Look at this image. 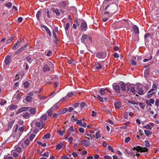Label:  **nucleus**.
<instances>
[{
	"mask_svg": "<svg viewBox=\"0 0 159 159\" xmlns=\"http://www.w3.org/2000/svg\"><path fill=\"white\" fill-rule=\"evenodd\" d=\"M118 9V6L115 3L108 5L106 7L105 9V10L107 11L104 12V14L105 15H107L109 13L113 14L116 12Z\"/></svg>",
	"mask_w": 159,
	"mask_h": 159,
	"instance_id": "1",
	"label": "nucleus"
},
{
	"mask_svg": "<svg viewBox=\"0 0 159 159\" xmlns=\"http://www.w3.org/2000/svg\"><path fill=\"white\" fill-rule=\"evenodd\" d=\"M133 150H136L138 152H147L148 150L146 148L141 147L139 146H137L136 147H134L132 148Z\"/></svg>",
	"mask_w": 159,
	"mask_h": 159,
	"instance_id": "2",
	"label": "nucleus"
},
{
	"mask_svg": "<svg viewBox=\"0 0 159 159\" xmlns=\"http://www.w3.org/2000/svg\"><path fill=\"white\" fill-rule=\"evenodd\" d=\"M120 24L122 25L120 27L123 28H127L129 26L128 21L126 20H123L120 22Z\"/></svg>",
	"mask_w": 159,
	"mask_h": 159,
	"instance_id": "3",
	"label": "nucleus"
},
{
	"mask_svg": "<svg viewBox=\"0 0 159 159\" xmlns=\"http://www.w3.org/2000/svg\"><path fill=\"white\" fill-rule=\"evenodd\" d=\"M136 89L138 90V93L139 95H142L144 94V90L142 89V88L140 87L139 85L136 86Z\"/></svg>",
	"mask_w": 159,
	"mask_h": 159,
	"instance_id": "4",
	"label": "nucleus"
},
{
	"mask_svg": "<svg viewBox=\"0 0 159 159\" xmlns=\"http://www.w3.org/2000/svg\"><path fill=\"white\" fill-rule=\"evenodd\" d=\"M21 42V39H19L17 42L14 44L13 46L12 47V49L13 50H15L19 46Z\"/></svg>",
	"mask_w": 159,
	"mask_h": 159,
	"instance_id": "5",
	"label": "nucleus"
},
{
	"mask_svg": "<svg viewBox=\"0 0 159 159\" xmlns=\"http://www.w3.org/2000/svg\"><path fill=\"white\" fill-rule=\"evenodd\" d=\"M81 144L86 147H88L90 145V142L87 140H84L81 141Z\"/></svg>",
	"mask_w": 159,
	"mask_h": 159,
	"instance_id": "6",
	"label": "nucleus"
},
{
	"mask_svg": "<svg viewBox=\"0 0 159 159\" xmlns=\"http://www.w3.org/2000/svg\"><path fill=\"white\" fill-rule=\"evenodd\" d=\"M81 29L82 31H85L87 29V25L86 22H83L81 24Z\"/></svg>",
	"mask_w": 159,
	"mask_h": 159,
	"instance_id": "7",
	"label": "nucleus"
},
{
	"mask_svg": "<svg viewBox=\"0 0 159 159\" xmlns=\"http://www.w3.org/2000/svg\"><path fill=\"white\" fill-rule=\"evenodd\" d=\"M112 86L113 89L116 91V93L120 92V88L119 85L116 84V83H114L113 84Z\"/></svg>",
	"mask_w": 159,
	"mask_h": 159,
	"instance_id": "8",
	"label": "nucleus"
},
{
	"mask_svg": "<svg viewBox=\"0 0 159 159\" xmlns=\"http://www.w3.org/2000/svg\"><path fill=\"white\" fill-rule=\"evenodd\" d=\"M5 62L6 65H9L11 62L10 56L8 55L7 56L5 60Z\"/></svg>",
	"mask_w": 159,
	"mask_h": 159,
	"instance_id": "9",
	"label": "nucleus"
},
{
	"mask_svg": "<svg viewBox=\"0 0 159 159\" xmlns=\"http://www.w3.org/2000/svg\"><path fill=\"white\" fill-rule=\"evenodd\" d=\"M33 98H32L30 96H27L26 97L25 99L23 100V102L24 103H26L27 102H30L32 101Z\"/></svg>",
	"mask_w": 159,
	"mask_h": 159,
	"instance_id": "10",
	"label": "nucleus"
},
{
	"mask_svg": "<svg viewBox=\"0 0 159 159\" xmlns=\"http://www.w3.org/2000/svg\"><path fill=\"white\" fill-rule=\"evenodd\" d=\"M44 124V122L40 123V122H36L35 123V126L36 127H38L39 128H40L41 129H42L43 127Z\"/></svg>",
	"mask_w": 159,
	"mask_h": 159,
	"instance_id": "11",
	"label": "nucleus"
},
{
	"mask_svg": "<svg viewBox=\"0 0 159 159\" xmlns=\"http://www.w3.org/2000/svg\"><path fill=\"white\" fill-rule=\"evenodd\" d=\"M41 27L42 28H44L46 31L47 32V33L50 36H51V33L50 31V30H49V29L48 28V27L46 26L45 25H41Z\"/></svg>",
	"mask_w": 159,
	"mask_h": 159,
	"instance_id": "12",
	"label": "nucleus"
},
{
	"mask_svg": "<svg viewBox=\"0 0 159 159\" xmlns=\"http://www.w3.org/2000/svg\"><path fill=\"white\" fill-rule=\"evenodd\" d=\"M30 108L29 107H23L20 108L19 110H18V113H20L23 111H26L28 110Z\"/></svg>",
	"mask_w": 159,
	"mask_h": 159,
	"instance_id": "13",
	"label": "nucleus"
},
{
	"mask_svg": "<svg viewBox=\"0 0 159 159\" xmlns=\"http://www.w3.org/2000/svg\"><path fill=\"white\" fill-rule=\"evenodd\" d=\"M23 59L25 61H28L30 64L33 61V60L28 56H27Z\"/></svg>",
	"mask_w": 159,
	"mask_h": 159,
	"instance_id": "14",
	"label": "nucleus"
},
{
	"mask_svg": "<svg viewBox=\"0 0 159 159\" xmlns=\"http://www.w3.org/2000/svg\"><path fill=\"white\" fill-rule=\"evenodd\" d=\"M29 111L30 113L32 115H35L37 112L36 108H33L30 109Z\"/></svg>",
	"mask_w": 159,
	"mask_h": 159,
	"instance_id": "15",
	"label": "nucleus"
},
{
	"mask_svg": "<svg viewBox=\"0 0 159 159\" xmlns=\"http://www.w3.org/2000/svg\"><path fill=\"white\" fill-rule=\"evenodd\" d=\"M133 28L134 32L136 34H139V28L136 25H134L133 26Z\"/></svg>",
	"mask_w": 159,
	"mask_h": 159,
	"instance_id": "16",
	"label": "nucleus"
},
{
	"mask_svg": "<svg viewBox=\"0 0 159 159\" xmlns=\"http://www.w3.org/2000/svg\"><path fill=\"white\" fill-rule=\"evenodd\" d=\"M50 70V68L48 65H45L43 67V72L48 71Z\"/></svg>",
	"mask_w": 159,
	"mask_h": 159,
	"instance_id": "17",
	"label": "nucleus"
},
{
	"mask_svg": "<svg viewBox=\"0 0 159 159\" xmlns=\"http://www.w3.org/2000/svg\"><path fill=\"white\" fill-rule=\"evenodd\" d=\"M114 105L116 108L119 109L121 107L120 103L119 102H115L114 103Z\"/></svg>",
	"mask_w": 159,
	"mask_h": 159,
	"instance_id": "18",
	"label": "nucleus"
},
{
	"mask_svg": "<svg viewBox=\"0 0 159 159\" xmlns=\"http://www.w3.org/2000/svg\"><path fill=\"white\" fill-rule=\"evenodd\" d=\"M61 7H65L66 5V2L65 1H62L60 2L59 4Z\"/></svg>",
	"mask_w": 159,
	"mask_h": 159,
	"instance_id": "19",
	"label": "nucleus"
},
{
	"mask_svg": "<svg viewBox=\"0 0 159 159\" xmlns=\"http://www.w3.org/2000/svg\"><path fill=\"white\" fill-rule=\"evenodd\" d=\"M53 36L54 38L55 39V40H54V42L56 44H57V42L58 41V39L57 38L56 34L53 31Z\"/></svg>",
	"mask_w": 159,
	"mask_h": 159,
	"instance_id": "20",
	"label": "nucleus"
},
{
	"mask_svg": "<svg viewBox=\"0 0 159 159\" xmlns=\"http://www.w3.org/2000/svg\"><path fill=\"white\" fill-rule=\"evenodd\" d=\"M52 10L53 11V12L56 13V15L59 16L60 14V13L59 11V9H55V8H53L52 9Z\"/></svg>",
	"mask_w": 159,
	"mask_h": 159,
	"instance_id": "21",
	"label": "nucleus"
},
{
	"mask_svg": "<svg viewBox=\"0 0 159 159\" xmlns=\"http://www.w3.org/2000/svg\"><path fill=\"white\" fill-rule=\"evenodd\" d=\"M30 116V114L27 112H26L25 113L23 114L22 115L23 117L25 119H27L29 118Z\"/></svg>",
	"mask_w": 159,
	"mask_h": 159,
	"instance_id": "22",
	"label": "nucleus"
},
{
	"mask_svg": "<svg viewBox=\"0 0 159 159\" xmlns=\"http://www.w3.org/2000/svg\"><path fill=\"white\" fill-rule=\"evenodd\" d=\"M126 86L125 83L122 82V83L120 85V88L122 90L124 91L126 90Z\"/></svg>",
	"mask_w": 159,
	"mask_h": 159,
	"instance_id": "23",
	"label": "nucleus"
},
{
	"mask_svg": "<svg viewBox=\"0 0 159 159\" xmlns=\"http://www.w3.org/2000/svg\"><path fill=\"white\" fill-rule=\"evenodd\" d=\"M15 122L14 120H13L9 122L8 124V129H10L12 127L13 125Z\"/></svg>",
	"mask_w": 159,
	"mask_h": 159,
	"instance_id": "24",
	"label": "nucleus"
},
{
	"mask_svg": "<svg viewBox=\"0 0 159 159\" xmlns=\"http://www.w3.org/2000/svg\"><path fill=\"white\" fill-rule=\"evenodd\" d=\"M59 106L58 105V102H57L53 105L51 109L53 110H56L59 108Z\"/></svg>",
	"mask_w": 159,
	"mask_h": 159,
	"instance_id": "25",
	"label": "nucleus"
},
{
	"mask_svg": "<svg viewBox=\"0 0 159 159\" xmlns=\"http://www.w3.org/2000/svg\"><path fill=\"white\" fill-rule=\"evenodd\" d=\"M95 69L97 70H98L102 68V66L100 63H98L95 65Z\"/></svg>",
	"mask_w": 159,
	"mask_h": 159,
	"instance_id": "26",
	"label": "nucleus"
},
{
	"mask_svg": "<svg viewBox=\"0 0 159 159\" xmlns=\"http://www.w3.org/2000/svg\"><path fill=\"white\" fill-rule=\"evenodd\" d=\"M62 143H61L57 145L56 146V148L57 149L60 150L62 148Z\"/></svg>",
	"mask_w": 159,
	"mask_h": 159,
	"instance_id": "27",
	"label": "nucleus"
},
{
	"mask_svg": "<svg viewBox=\"0 0 159 159\" xmlns=\"http://www.w3.org/2000/svg\"><path fill=\"white\" fill-rule=\"evenodd\" d=\"M40 155L42 157H46L48 158L49 157V152L47 151L46 152L43 154H41Z\"/></svg>",
	"mask_w": 159,
	"mask_h": 159,
	"instance_id": "28",
	"label": "nucleus"
},
{
	"mask_svg": "<svg viewBox=\"0 0 159 159\" xmlns=\"http://www.w3.org/2000/svg\"><path fill=\"white\" fill-rule=\"evenodd\" d=\"M143 127L147 129H151L152 128V126L149 125H148L143 126Z\"/></svg>",
	"mask_w": 159,
	"mask_h": 159,
	"instance_id": "29",
	"label": "nucleus"
},
{
	"mask_svg": "<svg viewBox=\"0 0 159 159\" xmlns=\"http://www.w3.org/2000/svg\"><path fill=\"white\" fill-rule=\"evenodd\" d=\"M47 113L48 116L50 117L52 115V114L53 113L52 111L50 110V109L48 110L47 111Z\"/></svg>",
	"mask_w": 159,
	"mask_h": 159,
	"instance_id": "30",
	"label": "nucleus"
},
{
	"mask_svg": "<svg viewBox=\"0 0 159 159\" xmlns=\"http://www.w3.org/2000/svg\"><path fill=\"white\" fill-rule=\"evenodd\" d=\"M17 105H11V106H10L9 107V109L10 110L15 109L17 108Z\"/></svg>",
	"mask_w": 159,
	"mask_h": 159,
	"instance_id": "31",
	"label": "nucleus"
},
{
	"mask_svg": "<svg viewBox=\"0 0 159 159\" xmlns=\"http://www.w3.org/2000/svg\"><path fill=\"white\" fill-rule=\"evenodd\" d=\"M50 134L49 133H48L45 135L42 138V139H44L45 138L46 139H49L50 137Z\"/></svg>",
	"mask_w": 159,
	"mask_h": 159,
	"instance_id": "32",
	"label": "nucleus"
},
{
	"mask_svg": "<svg viewBox=\"0 0 159 159\" xmlns=\"http://www.w3.org/2000/svg\"><path fill=\"white\" fill-rule=\"evenodd\" d=\"M130 91L131 92L133 93V94H135V93L136 91L135 90V88L134 87L131 86L130 89Z\"/></svg>",
	"mask_w": 159,
	"mask_h": 159,
	"instance_id": "33",
	"label": "nucleus"
},
{
	"mask_svg": "<svg viewBox=\"0 0 159 159\" xmlns=\"http://www.w3.org/2000/svg\"><path fill=\"white\" fill-rule=\"evenodd\" d=\"M29 83L28 81H25L23 83V85L24 87V88H28L29 87Z\"/></svg>",
	"mask_w": 159,
	"mask_h": 159,
	"instance_id": "34",
	"label": "nucleus"
},
{
	"mask_svg": "<svg viewBox=\"0 0 159 159\" xmlns=\"http://www.w3.org/2000/svg\"><path fill=\"white\" fill-rule=\"evenodd\" d=\"M144 133L146 135L148 136L150 134H151L152 133L151 131L148 130H145Z\"/></svg>",
	"mask_w": 159,
	"mask_h": 159,
	"instance_id": "35",
	"label": "nucleus"
},
{
	"mask_svg": "<svg viewBox=\"0 0 159 159\" xmlns=\"http://www.w3.org/2000/svg\"><path fill=\"white\" fill-rule=\"evenodd\" d=\"M97 97L100 102H104V100L103 98L99 95H97Z\"/></svg>",
	"mask_w": 159,
	"mask_h": 159,
	"instance_id": "36",
	"label": "nucleus"
},
{
	"mask_svg": "<svg viewBox=\"0 0 159 159\" xmlns=\"http://www.w3.org/2000/svg\"><path fill=\"white\" fill-rule=\"evenodd\" d=\"M41 15V11H38L36 15V16L37 19L39 20V17Z\"/></svg>",
	"mask_w": 159,
	"mask_h": 159,
	"instance_id": "37",
	"label": "nucleus"
},
{
	"mask_svg": "<svg viewBox=\"0 0 159 159\" xmlns=\"http://www.w3.org/2000/svg\"><path fill=\"white\" fill-rule=\"evenodd\" d=\"M42 120H46L47 119V116L46 115H42L40 118Z\"/></svg>",
	"mask_w": 159,
	"mask_h": 159,
	"instance_id": "38",
	"label": "nucleus"
},
{
	"mask_svg": "<svg viewBox=\"0 0 159 159\" xmlns=\"http://www.w3.org/2000/svg\"><path fill=\"white\" fill-rule=\"evenodd\" d=\"M105 91L104 88H102L100 89V93L101 95H104L105 94Z\"/></svg>",
	"mask_w": 159,
	"mask_h": 159,
	"instance_id": "39",
	"label": "nucleus"
},
{
	"mask_svg": "<svg viewBox=\"0 0 159 159\" xmlns=\"http://www.w3.org/2000/svg\"><path fill=\"white\" fill-rule=\"evenodd\" d=\"M71 120L73 122H75L78 120L76 117H75L74 116H72V118L71 119Z\"/></svg>",
	"mask_w": 159,
	"mask_h": 159,
	"instance_id": "40",
	"label": "nucleus"
},
{
	"mask_svg": "<svg viewBox=\"0 0 159 159\" xmlns=\"http://www.w3.org/2000/svg\"><path fill=\"white\" fill-rule=\"evenodd\" d=\"M152 56L151 55L150 56V57H149L148 58L144 59L143 60V62H147V61H149L150 60H151L152 59Z\"/></svg>",
	"mask_w": 159,
	"mask_h": 159,
	"instance_id": "41",
	"label": "nucleus"
},
{
	"mask_svg": "<svg viewBox=\"0 0 159 159\" xmlns=\"http://www.w3.org/2000/svg\"><path fill=\"white\" fill-rule=\"evenodd\" d=\"M3 99L1 100V101L0 102V105H3L7 103V101L5 100L3 102Z\"/></svg>",
	"mask_w": 159,
	"mask_h": 159,
	"instance_id": "42",
	"label": "nucleus"
},
{
	"mask_svg": "<svg viewBox=\"0 0 159 159\" xmlns=\"http://www.w3.org/2000/svg\"><path fill=\"white\" fill-rule=\"evenodd\" d=\"M123 116L125 119H127L128 117V112H124Z\"/></svg>",
	"mask_w": 159,
	"mask_h": 159,
	"instance_id": "43",
	"label": "nucleus"
},
{
	"mask_svg": "<svg viewBox=\"0 0 159 159\" xmlns=\"http://www.w3.org/2000/svg\"><path fill=\"white\" fill-rule=\"evenodd\" d=\"M69 27V23H67L66 24L65 26V29L66 30V31L68 30V29Z\"/></svg>",
	"mask_w": 159,
	"mask_h": 159,
	"instance_id": "44",
	"label": "nucleus"
},
{
	"mask_svg": "<svg viewBox=\"0 0 159 159\" xmlns=\"http://www.w3.org/2000/svg\"><path fill=\"white\" fill-rule=\"evenodd\" d=\"M101 137L99 131H98L96 133V138L98 139Z\"/></svg>",
	"mask_w": 159,
	"mask_h": 159,
	"instance_id": "45",
	"label": "nucleus"
},
{
	"mask_svg": "<svg viewBox=\"0 0 159 159\" xmlns=\"http://www.w3.org/2000/svg\"><path fill=\"white\" fill-rule=\"evenodd\" d=\"M74 94V92H71L70 93H68L67 95V96L69 97H72Z\"/></svg>",
	"mask_w": 159,
	"mask_h": 159,
	"instance_id": "46",
	"label": "nucleus"
},
{
	"mask_svg": "<svg viewBox=\"0 0 159 159\" xmlns=\"http://www.w3.org/2000/svg\"><path fill=\"white\" fill-rule=\"evenodd\" d=\"M145 146L147 147H148L150 146V145L148 142L147 141H144Z\"/></svg>",
	"mask_w": 159,
	"mask_h": 159,
	"instance_id": "47",
	"label": "nucleus"
},
{
	"mask_svg": "<svg viewBox=\"0 0 159 159\" xmlns=\"http://www.w3.org/2000/svg\"><path fill=\"white\" fill-rule=\"evenodd\" d=\"M82 38L85 40H87L88 39V37L87 35L84 34L82 35Z\"/></svg>",
	"mask_w": 159,
	"mask_h": 159,
	"instance_id": "48",
	"label": "nucleus"
},
{
	"mask_svg": "<svg viewBox=\"0 0 159 159\" xmlns=\"http://www.w3.org/2000/svg\"><path fill=\"white\" fill-rule=\"evenodd\" d=\"M12 4L11 2H8L5 4V6L8 7L10 8L11 7Z\"/></svg>",
	"mask_w": 159,
	"mask_h": 159,
	"instance_id": "49",
	"label": "nucleus"
},
{
	"mask_svg": "<svg viewBox=\"0 0 159 159\" xmlns=\"http://www.w3.org/2000/svg\"><path fill=\"white\" fill-rule=\"evenodd\" d=\"M16 150L19 153H20L21 151V149L20 147H16Z\"/></svg>",
	"mask_w": 159,
	"mask_h": 159,
	"instance_id": "50",
	"label": "nucleus"
},
{
	"mask_svg": "<svg viewBox=\"0 0 159 159\" xmlns=\"http://www.w3.org/2000/svg\"><path fill=\"white\" fill-rule=\"evenodd\" d=\"M35 136V135L34 134H31L30 137V141H32L33 139Z\"/></svg>",
	"mask_w": 159,
	"mask_h": 159,
	"instance_id": "51",
	"label": "nucleus"
},
{
	"mask_svg": "<svg viewBox=\"0 0 159 159\" xmlns=\"http://www.w3.org/2000/svg\"><path fill=\"white\" fill-rule=\"evenodd\" d=\"M139 105L140 107L142 109H143L145 107V105L144 103H143L140 102L139 103Z\"/></svg>",
	"mask_w": 159,
	"mask_h": 159,
	"instance_id": "52",
	"label": "nucleus"
},
{
	"mask_svg": "<svg viewBox=\"0 0 159 159\" xmlns=\"http://www.w3.org/2000/svg\"><path fill=\"white\" fill-rule=\"evenodd\" d=\"M57 133L61 136H62L63 135V133L62 131L60 130H58L57 131Z\"/></svg>",
	"mask_w": 159,
	"mask_h": 159,
	"instance_id": "53",
	"label": "nucleus"
},
{
	"mask_svg": "<svg viewBox=\"0 0 159 159\" xmlns=\"http://www.w3.org/2000/svg\"><path fill=\"white\" fill-rule=\"evenodd\" d=\"M28 46V44L26 43L24 46H22L20 48L22 49V50L23 51Z\"/></svg>",
	"mask_w": 159,
	"mask_h": 159,
	"instance_id": "54",
	"label": "nucleus"
},
{
	"mask_svg": "<svg viewBox=\"0 0 159 159\" xmlns=\"http://www.w3.org/2000/svg\"><path fill=\"white\" fill-rule=\"evenodd\" d=\"M28 46V44L26 43L24 46H22L20 48L22 49V50L23 51Z\"/></svg>",
	"mask_w": 159,
	"mask_h": 159,
	"instance_id": "55",
	"label": "nucleus"
},
{
	"mask_svg": "<svg viewBox=\"0 0 159 159\" xmlns=\"http://www.w3.org/2000/svg\"><path fill=\"white\" fill-rule=\"evenodd\" d=\"M24 143L27 145L28 146L30 144V141L28 139H26Z\"/></svg>",
	"mask_w": 159,
	"mask_h": 159,
	"instance_id": "56",
	"label": "nucleus"
},
{
	"mask_svg": "<svg viewBox=\"0 0 159 159\" xmlns=\"http://www.w3.org/2000/svg\"><path fill=\"white\" fill-rule=\"evenodd\" d=\"M23 51L20 48L19 49L17 50L15 52V54H19L22 52Z\"/></svg>",
	"mask_w": 159,
	"mask_h": 159,
	"instance_id": "57",
	"label": "nucleus"
},
{
	"mask_svg": "<svg viewBox=\"0 0 159 159\" xmlns=\"http://www.w3.org/2000/svg\"><path fill=\"white\" fill-rule=\"evenodd\" d=\"M130 140V138L129 137H128L125 138V143H128Z\"/></svg>",
	"mask_w": 159,
	"mask_h": 159,
	"instance_id": "58",
	"label": "nucleus"
},
{
	"mask_svg": "<svg viewBox=\"0 0 159 159\" xmlns=\"http://www.w3.org/2000/svg\"><path fill=\"white\" fill-rule=\"evenodd\" d=\"M130 63L132 65H135L136 64V62L134 60H132L130 61Z\"/></svg>",
	"mask_w": 159,
	"mask_h": 159,
	"instance_id": "59",
	"label": "nucleus"
},
{
	"mask_svg": "<svg viewBox=\"0 0 159 159\" xmlns=\"http://www.w3.org/2000/svg\"><path fill=\"white\" fill-rule=\"evenodd\" d=\"M79 104V103L76 102L73 104V106L74 107L76 108L78 106Z\"/></svg>",
	"mask_w": 159,
	"mask_h": 159,
	"instance_id": "60",
	"label": "nucleus"
},
{
	"mask_svg": "<svg viewBox=\"0 0 159 159\" xmlns=\"http://www.w3.org/2000/svg\"><path fill=\"white\" fill-rule=\"evenodd\" d=\"M155 105L158 107L159 106V99H157L155 101Z\"/></svg>",
	"mask_w": 159,
	"mask_h": 159,
	"instance_id": "61",
	"label": "nucleus"
},
{
	"mask_svg": "<svg viewBox=\"0 0 159 159\" xmlns=\"http://www.w3.org/2000/svg\"><path fill=\"white\" fill-rule=\"evenodd\" d=\"M69 130L72 132H75V130L73 128V126H71L69 129Z\"/></svg>",
	"mask_w": 159,
	"mask_h": 159,
	"instance_id": "62",
	"label": "nucleus"
},
{
	"mask_svg": "<svg viewBox=\"0 0 159 159\" xmlns=\"http://www.w3.org/2000/svg\"><path fill=\"white\" fill-rule=\"evenodd\" d=\"M79 131L82 133H83L84 132V128L80 127L79 128Z\"/></svg>",
	"mask_w": 159,
	"mask_h": 159,
	"instance_id": "63",
	"label": "nucleus"
},
{
	"mask_svg": "<svg viewBox=\"0 0 159 159\" xmlns=\"http://www.w3.org/2000/svg\"><path fill=\"white\" fill-rule=\"evenodd\" d=\"M103 158L104 159H112L111 157L107 155L104 156Z\"/></svg>",
	"mask_w": 159,
	"mask_h": 159,
	"instance_id": "64",
	"label": "nucleus"
}]
</instances>
